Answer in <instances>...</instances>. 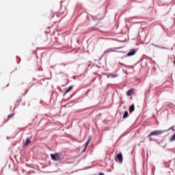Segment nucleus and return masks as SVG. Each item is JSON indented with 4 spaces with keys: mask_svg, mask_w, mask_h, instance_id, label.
<instances>
[{
    "mask_svg": "<svg viewBox=\"0 0 175 175\" xmlns=\"http://www.w3.org/2000/svg\"><path fill=\"white\" fill-rule=\"evenodd\" d=\"M62 157V154L61 153L51 154V158L53 161H61Z\"/></svg>",
    "mask_w": 175,
    "mask_h": 175,
    "instance_id": "nucleus-1",
    "label": "nucleus"
},
{
    "mask_svg": "<svg viewBox=\"0 0 175 175\" xmlns=\"http://www.w3.org/2000/svg\"><path fill=\"white\" fill-rule=\"evenodd\" d=\"M163 132H165V131H152L148 135V137H151V136H158V135H162V133H163Z\"/></svg>",
    "mask_w": 175,
    "mask_h": 175,
    "instance_id": "nucleus-2",
    "label": "nucleus"
},
{
    "mask_svg": "<svg viewBox=\"0 0 175 175\" xmlns=\"http://www.w3.org/2000/svg\"><path fill=\"white\" fill-rule=\"evenodd\" d=\"M116 162H118V163H122V154L119 153L116 155V158H115Z\"/></svg>",
    "mask_w": 175,
    "mask_h": 175,
    "instance_id": "nucleus-3",
    "label": "nucleus"
},
{
    "mask_svg": "<svg viewBox=\"0 0 175 175\" xmlns=\"http://www.w3.org/2000/svg\"><path fill=\"white\" fill-rule=\"evenodd\" d=\"M136 51H137V49H131V50L127 53V56H128V57H131V55H135V54H136Z\"/></svg>",
    "mask_w": 175,
    "mask_h": 175,
    "instance_id": "nucleus-4",
    "label": "nucleus"
},
{
    "mask_svg": "<svg viewBox=\"0 0 175 175\" xmlns=\"http://www.w3.org/2000/svg\"><path fill=\"white\" fill-rule=\"evenodd\" d=\"M133 94H135V90H133V89L129 90L126 92L127 96H132V95H133Z\"/></svg>",
    "mask_w": 175,
    "mask_h": 175,
    "instance_id": "nucleus-5",
    "label": "nucleus"
},
{
    "mask_svg": "<svg viewBox=\"0 0 175 175\" xmlns=\"http://www.w3.org/2000/svg\"><path fill=\"white\" fill-rule=\"evenodd\" d=\"M31 144V140L28 138H27L25 142L24 143L25 147H27V146H29Z\"/></svg>",
    "mask_w": 175,
    "mask_h": 175,
    "instance_id": "nucleus-6",
    "label": "nucleus"
},
{
    "mask_svg": "<svg viewBox=\"0 0 175 175\" xmlns=\"http://www.w3.org/2000/svg\"><path fill=\"white\" fill-rule=\"evenodd\" d=\"M73 90V86H69L68 90H66L64 95H66L68 92H70V91H72Z\"/></svg>",
    "mask_w": 175,
    "mask_h": 175,
    "instance_id": "nucleus-7",
    "label": "nucleus"
},
{
    "mask_svg": "<svg viewBox=\"0 0 175 175\" xmlns=\"http://www.w3.org/2000/svg\"><path fill=\"white\" fill-rule=\"evenodd\" d=\"M133 111H135V105H132L130 107V113H133Z\"/></svg>",
    "mask_w": 175,
    "mask_h": 175,
    "instance_id": "nucleus-8",
    "label": "nucleus"
},
{
    "mask_svg": "<svg viewBox=\"0 0 175 175\" xmlns=\"http://www.w3.org/2000/svg\"><path fill=\"white\" fill-rule=\"evenodd\" d=\"M129 113H128V111H125L124 112V114L123 116V118H128V116H129Z\"/></svg>",
    "mask_w": 175,
    "mask_h": 175,
    "instance_id": "nucleus-9",
    "label": "nucleus"
},
{
    "mask_svg": "<svg viewBox=\"0 0 175 175\" xmlns=\"http://www.w3.org/2000/svg\"><path fill=\"white\" fill-rule=\"evenodd\" d=\"M88 144H90V140H88V141L85 143V148H87V147H88Z\"/></svg>",
    "mask_w": 175,
    "mask_h": 175,
    "instance_id": "nucleus-10",
    "label": "nucleus"
},
{
    "mask_svg": "<svg viewBox=\"0 0 175 175\" xmlns=\"http://www.w3.org/2000/svg\"><path fill=\"white\" fill-rule=\"evenodd\" d=\"M117 76H118V75H111V77H112L113 79H114V78L117 77Z\"/></svg>",
    "mask_w": 175,
    "mask_h": 175,
    "instance_id": "nucleus-11",
    "label": "nucleus"
},
{
    "mask_svg": "<svg viewBox=\"0 0 175 175\" xmlns=\"http://www.w3.org/2000/svg\"><path fill=\"white\" fill-rule=\"evenodd\" d=\"M152 46H154V47H158L159 49H161V46H159L158 45L152 44Z\"/></svg>",
    "mask_w": 175,
    "mask_h": 175,
    "instance_id": "nucleus-12",
    "label": "nucleus"
},
{
    "mask_svg": "<svg viewBox=\"0 0 175 175\" xmlns=\"http://www.w3.org/2000/svg\"><path fill=\"white\" fill-rule=\"evenodd\" d=\"M8 117V118H12V117H13V114L9 115Z\"/></svg>",
    "mask_w": 175,
    "mask_h": 175,
    "instance_id": "nucleus-13",
    "label": "nucleus"
},
{
    "mask_svg": "<svg viewBox=\"0 0 175 175\" xmlns=\"http://www.w3.org/2000/svg\"><path fill=\"white\" fill-rule=\"evenodd\" d=\"M160 49H167V48H166V47H165V46H163V47H161V46H160Z\"/></svg>",
    "mask_w": 175,
    "mask_h": 175,
    "instance_id": "nucleus-14",
    "label": "nucleus"
},
{
    "mask_svg": "<svg viewBox=\"0 0 175 175\" xmlns=\"http://www.w3.org/2000/svg\"><path fill=\"white\" fill-rule=\"evenodd\" d=\"M173 128H174V126H172V127L170 128V129H168V131H170V129H173Z\"/></svg>",
    "mask_w": 175,
    "mask_h": 175,
    "instance_id": "nucleus-15",
    "label": "nucleus"
},
{
    "mask_svg": "<svg viewBox=\"0 0 175 175\" xmlns=\"http://www.w3.org/2000/svg\"><path fill=\"white\" fill-rule=\"evenodd\" d=\"M150 142H152V138L149 139Z\"/></svg>",
    "mask_w": 175,
    "mask_h": 175,
    "instance_id": "nucleus-16",
    "label": "nucleus"
},
{
    "mask_svg": "<svg viewBox=\"0 0 175 175\" xmlns=\"http://www.w3.org/2000/svg\"><path fill=\"white\" fill-rule=\"evenodd\" d=\"M174 64H175V58H174Z\"/></svg>",
    "mask_w": 175,
    "mask_h": 175,
    "instance_id": "nucleus-17",
    "label": "nucleus"
},
{
    "mask_svg": "<svg viewBox=\"0 0 175 175\" xmlns=\"http://www.w3.org/2000/svg\"><path fill=\"white\" fill-rule=\"evenodd\" d=\"M172 131H174V129H173Z\"/></svg>",
    "mask_w": 175,
    "mask_h": 175,
    "instance_id": "nucleus-18",
    "label": "nucleus"
}]
</instances>
